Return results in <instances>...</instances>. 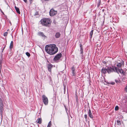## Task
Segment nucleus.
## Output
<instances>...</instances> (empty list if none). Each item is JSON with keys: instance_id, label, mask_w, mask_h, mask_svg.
<instances>
[{"instance_id": "obj_1", "label": "nucleus", "mask_w": 127, "mask_h": 127, "mask_svg": "<svg viewBox=\"0 0 127 127\" xmlns=\"http://www.w3.org/2000/svg\"><path fill=\"white\" fill-rule=\"evenodd\" d=\"M45 51L50 55H53L57 52L58 49L54 44L46 45L45 47Z\"/></svg>"}, {"instance_id": "obj_2", "label": "nucleus", "mask_w": 127, "mask_h": 127, "mask_svg": "<svg viewBox=\"0 0 127 127\" xmlns=\"http://www.w3.org/2000/svg\"><path fill=\"white\" fill-rule=\"evenodd\" d=\"M102 72L104 74H105L107 72L109 73L113 71L116 72L118 73L119 72L124 74L123 72L122 69H119L115 67H113V68L111 67H107L105 68H103L101 70Z\"/></svg>"}, {"instance_id": "obj_3", "label": "nucleus", "mask_w": 127, "mask_h": 127, "mask_svg": "<svg viewBox=\"0 0 127 127\" xmlns=\"http://www.w3.org/2000/svg\"><path fill=\"white\" fill-rule=\"evenodd\" d=\"M41 24L43 26L47 27H49L51 23L50 19L48 18H44L40 21Z\"/></svg>"}, {"instance_id": "obj_4", "label": "nucleus", "mask_w": 127, "mask_h": 127, "mask_svg": "<svg viewBox=\"0 0 127 127\" xmlns=\"http://www.w3.org/2000/svg\"><path fill=\"white\" fill-rule=\"evenodd\" d=\"M4 104L2 99L0 98V114L2 117V113L4 110Z\"/></svg>"}, {"instance_id": "obj_5", "label": "nucleus", "mask_w": 127, "mask_h": 127, "mask_svg": "<svg viewBox=\"0 0 127 127\" xmlns=\"http://www.w3.org/2000/svg\"><path fill=\"white\" fill-rule=\"evenodd\" d=\"M42 97L43 101L44 104L45 105H47L48 102L47 97L44 95H42Z\"/></svg>"}, {"instance_id": "obj_6", "label": "nucleus", "mask_w": 127, "mask_h": 127, "mask_svg": "<svg viewBox=\"0 0 127 127\" xmlns=\"http://www.w3.org/2000/svg\"><path fill=\"white\" fill-rule=\"evenodd\" d=\"M57 11L54 10L53 9H51L50 12V14L51 16H53L57 14Z\"/></svg>"}, {"instance_id": "obj_7", "label": "nucleus", "mask_w": 127, "mask_h": 127, "mask_svg": "<svg viewBox=\"0 0 127 127\" xmlns=\"http://www.w3.org/2000/svg\"><path fill=\"white\" fill-rule=\"evenodd\" d=\"M62 56V54L60 53L58 54L55 56L54 58V60L55 61H57L59 60Z\"/></svg>"}, {"instance_id": "obj_8", "label": "nucleus", "mask_w": 127, "mask_h": 127, "mask_svg": "<svg viewBox=\"0 0 127 127\" xmlns=\"http://www.w3.org/2000/svg\"><path fill=\"white\" fill-rule=\"evenodd\" d=\"M72 71V74L73 76H75V75L76 72L75 71V69L73 66H72L71 68Z\"/></svg>"}, {"instance_id": "obj_9", "label": "nucleus", "mask_w": 127, "mask_h": 127, "mask_svg": "<svg viewBox=\"0 0 127 127\" xmlns=\"http://www.w3.org/2000/svg\"><path fill=\"white\" fill-rule=\"evenodd\" d=\"M47 67L49 71L50 72H51V69L52 67V65L51 64H48L47 65Z\"/></svg>"}, {"instance_id": "obj_10", "label": "nucleus", "mask_w": 127, "mask_h": 127, "mask_svg": "<svg viewBox=\"0 0 127 127\" xmlns=\"http://www.w3.org/2000/svg\"><path fill=\"white\" fill-rule=\"evenodd\" d=\"M88 114L89 117L91 118H93V116L92 114L91 111L90 109H89Z\"/></svg>"}, {"instance_id": "obj_11", "label": "nucleus", "mask_w": 127, "mask_h": 127, "mask_svg": "<svg viewBox=\"0 0 127 127\" xmlns=\"http://www.w3.org/2000/svg\"><path fill=\"white\" fill-rule=\"evenodd\" d=\"M38 34L39 35L42 36V37H46L45 35L43 33L41 32H39L38 33Z\"/></svg>"}, {"instance_id": "obj_12", "label": "nucleus", "mask_w": 127, "mask_h": 127, "mask_svg": "<svg viewBox=\"0 0 127 127\" xmlns=\"http://www.w3.org/2000/svg\"><path fill=\"white\" fill-rule=\"evenodd\" d=\"M61 35L60 34L59 32H57L56 33L55 36L56 38H59L60 37Z\"/></svg>"}, {"instance_id": "obj_13", "label": "nucleus", "mask_w": 127, "mask_h": 127, "mask_svg": "<svg viewBox=\"0 0 127 127\" xmlns=\"http://www.w3.org/2000/svg\"><path fill=\"white\" fill-rule=\"evenodd\" d=\"M15 9L17 11V12L19 14H20V12L19 11V8L17 7L16 6H15Z\"/></svg>"}, {"instance_id": "obj_14", "label": "nucleus", "mask_w": 127, "mask_h": 127, "mask_svg": "<svg viewBox=\"0 0 127 127\" xmlns=\"http://www.w3.org/2000/svg\"><path fill=\"white\" fill-rule=\"evenodd\" d=\"M13 41H12L11 43H10V46H9L10 49H11L13 47Z\"/></svg>"}, {"instance_id": "obj_15", "label": "nucleus", "mask_w": 127, "mask_h": 127, "mask_svg": "<svg viewBox=\"0 0 127 127\" xmlns=\"http://www.w3.org/2000/svg\"><path fill=\"white\" fill-rule=\"evenodd\" d=\"M80 51L81 52V54H82L83 53V49L82 45L81 44H80Z\"/></svg>"}, {"instance_id": "obj_16", "label": "nucleus", "mask_w": 127, "mask_h": 127, "mask_svg": "<svg viewBox=\"0 0 127 127\" xmlns=\"http://www.w3.org/2000/svg\"><path fill=\"white\" fill-rule=\"evenodd\" d=\"M37 123L39 124H41V119L40 118H39L37 120Z\"/></svg>"}, {"instance_id": "obj_17", "label": "nucleus", "mask_w": 127, "mask_h": 127, "mask_svg": "<svg viewBox=\"0 0 127 127\" xmlns=\"http://www.w3.org/2000/svg\"><path fill=\"white\" fill-rule=\"evenodd\" d=\"M117 66L119 67H121L122 66V64L121 63H119L117 64Z\"/></svg>"}, {"instance_id": "obj_18", "label": "nucleus", "mask_w": 127, "mask_h": 127, "mask_svg": "<svg viewBox=\"0 0 127 127\" xmlns=\"http://www.w3.org/2000/svg\"><path fill=\"white\" fill-rule=\"evenodd\" d=\"M51 121H50L47 127H51Z\"/></svg>"}, {"instance_id": "obj_19", "label": "nucleus", "mask_w": 127, "mask_h": 127, "mask_svg": "<svg viewBox=\"0 0 127 127\" xmlns=\"http://www.w3.org/2000/svg\"><path fill=\"white\" fill-rule=\"evenodd\" d=\"M117 124L118 125H121V121H120L118 120L117 121Z\"/></svg>"}, {"instance_id": "obj_20", "label": "nucleus", "mask_w": 127, "mask_h": 127, "mask_svg": "<svg viewBox=\"0 0 127 127\" xmlns=\"http://www.w3.org/2000/svg\"><path fill=\"white\" fill-rule=\"evenodd\" d=\"M93 30H92L91 31V32H90V36L91 37V38L92 37V35L93 34Z\"/></svg>"}, {"instance_id": "obj_21", "label": "nucleus", "mask_w": 127, "mask_h": 127, "mask_svg": "<svg viewBox=\"0 0 127 127\" xmlns=\"http://www.w3.org/2000/svg\"><path fill=\"white\" fill-rule=\"evenodd\" d=\"M119 108L118 106H115V110L116 111H117L118 110Z\"/></svg>"}, {"instance_id": "obj_22", "label": "nucleus", "mask_w": 127, "mask_h": 127, "mask_svg": "<svg viewBox=\"0 0 127 127\" xmlns=\"http://www.w3.org/2000/svg\"><path fill=\"white\" fill-rule=\"evenodd\" d=\"M26 54L28 57H29L30 56V54L29 53H28V52H27L26 53Z\"/></svg>"}, {"instance_id": "obj_23", "label": "nucleus", "mask_w": 127, "mask_h": 127, "mask_svg": "<svg viewBox=\"0 0 127 127\" xmlns=\"http://www.w3.org/2000/svg\"><path fill=\"white\" fill-rule=\"evenodd\" d=\"M8 34V32H5L3 34V36H6Z\"/></svg>"}, {"instance_id": "obj_24", "label": "nucleus", "mask_w": 127, "mask_h": 127, "mask_svg": "<svg viewBox=\"0 0 127 127\" xmlns=\"http://www.w3.org/2000/svg\"><path fill=\"white\" fill-rule=\"evenodd\" d=\"M85 118L86 119H87V115L86 114H85L84 115Z\"/></svg>"}, {"instance_id": "obj_25", "label": "nucleus", "mask_w": 127, "mask_h": 127, "mask_svg": "<svg viewBox=\"0 0 127 127\" xmlns=\"http://www.w3.org/2000/svg\"><path fill=\"white\" fill-rule=\"evenodd\" d=\"M125 91L127 92V86H126V88H125Z\"/></svg>"}, {"instance_id": "obj_26", "label": "nucleus", "mask_w": 127, "mask_h": 127, "mask_svg": "<svg viewBox=\"0 0 127 127\" xmlns=\"http://www.w3.org/2000/svg\"><path fill=\"white\" fill-rule=\"evenodd\" d=\"M23 0L25 3L27 2V0Z\"/></svg>"}, {"instance_id": "obj_27", "label": "nucleus", "mask_w": 127, "mask_h": 127, "mask_svg": "<svg viewBox=\"0 0 127 127\" xmlns=\"http://www.w3.org/2000/svg\"><path fill=\"white\" fill-rule=\"evenodd\" d=\"M111 84H112V85H114L115 84V83L114 82L111 83Z\"/></svg>"}, {"instance_id": "obj_28", "label": "nucleus", "mask_w": 127, "mask_h": 127, "mask_svg": "<svg viewBox=\"0 0 127 127\" xmlns=\"http://www.w3.org/2000/svg\"><path fill=\"white\" fill-rule=\"evenodd\" d=\"M115 81L117 83L118 82V81L117 80H115Z\"/></svg>"}, {"instance_id": "obj_29", "label": "nucleus", "mask_w": 127, "mask_h": 127, "mask_svg": "<svg viewBox=\"0 0 127 127\" xmlns=\"http://www.w3.org/2000/svg\"><path fill=\"white\" fill-rule=\"evenodd\" d=\"M1 12L2 13V14H4V13H3V12L2 11H1Z\"/></svg>"}, {"instance_id": "obj_30", "label": "nucleus", "mask_w": 127, "mask_h": 127, "mask_svg": "<svg viewBox=\"0 0 127 127\" xmlns=\"http://www.w3.org/2000/svg\"><path fill=\"white\" fill-rule=\"evenodd\" d=\"M4 47H4V48H3V50L4 49Z\"/></svg>"}]
</instances>
